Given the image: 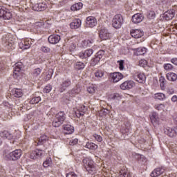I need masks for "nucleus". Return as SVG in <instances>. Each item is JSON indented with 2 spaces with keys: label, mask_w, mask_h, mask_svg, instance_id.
<instances>
[{
  "label": "nucleus",
  "mask_w": 177,
  "mask_h": 177,
  "mask_svg": "<svg viewBox=\"0 0 177 177\" xmlns=\"http://www.w3.org/2000/svg\"><path fill=\"white\" fill-rule=\"evenodd\" d=\"M83 165L87 172L91 175H94V174H96L97 171L96 165L95 164V162L92 160V159H89L88 158H84L83 160Z\"/></svg>",
  "instance_id": "1"
},
{
  "label": "nucleus",
  "mask_w": 177,
  "mask_h": 177,
  "mask_svg": "<svg viewBox=\"0 0 177 177\" xmlns=\"http://www.w3.org/2000/svg\"><path fill=\"white\" fill-rule=\"evenodd\" d=\"M23 154V151L21 149H15L12 152L5 154V158L8 160V161H17L20 160Z\"/></svg>",
  "instance_id": "2"
},
{
  "label": "nucleus",
  "mask_w": 177,
  "mask_h": 177,
  "mask_svg": "<svg viewBox=\"0 0 177 177\" xmlns=\"http://www.w3.org/2000/svg\"><path fill=\"white\" fill-rule=\"evenodd\" d=\"M124 24V17L120 14L115 15L112 19V26L116 30L121 28Z\"/></svg>",
  "instance_id": "3"
},
{
  "label": "nucleus",
  "mask_w": 177,
  "mask_h": 177,
  "mask_svg": "<svg viewBox=\"0 0 177 177\" xmlns=\"http://www.w3.org/2000/svg\"><path fill=\"white\" fill-rule=\"evenodd\" d=\"M2 45L7 50H12L13 49V45L15 42L12 40V37H9L6 35L3 36L1 38Z\"/></svg>",
  "instance_id": "4"
},
{
  "label": "nucleus",
  "mask_w": 177,
  "mask_h": 177,
  "mask_svg": "<svg viewBox=\"0 0 177 177\" xmlns=\"http://www.w3.org/2000/svg\"><path fill=\"white\" fill-rule=\"evenodd\" d=\"M46 8H48V2L45 0H39L37 3L32 6V9L35 12H42L46 10Z\"/></svg>",
  "instance_id": "5"
},
{
  "label": "nucleus",
  "mask_w": 177,
  "mask_h": 177,
  "mask_svg": "<svg viewBox=\"0 0 177 177\" xmlns=\"http://www.w3.org/2000/svg\"><path fill=\"white\" fill-rule=\"evenodd\" d=\"M45 156V151L39 149H37L32 151L30 153V158L32 160H39V158H42Z\"/></svg>",
  "instance_id": "6"
},
{
  "label": "nucleus",
  "mask_w": 177,
  "mask_h": 177,
  "mask_svg": "<svg viewBox=\"0 0 177 177\" xmlns=\"http://www.w3.org/2000/svg\"><path fill=\"white\" fill-rule=\"evenodd\" d=\"M109 77L113 84H117V82H120L124 78V75L120 72H113L110 73Z\"/></svg>",
  "instance_id": "7"
},
{
  "label": "nucleus",
  "mask_w": 177,
  "mask_h": 177,
  "mask_svg": "<svg viewBox=\"0 0 177 177\" xmlns=\"http://www.w3.org/2000/svg\"><path fill=\"white\" fill-rule=\"evenodd\" d=\"M0 17H3L4 20H10L12 17H13V15H12V12L9 11V10L5 8H1L0 9Z\"/></svg>",
  "instance_id": "8"
},
{
  "label": "nucleus",
  "mask_w": 177,
  "mask_h": 177,
  "mask_svg": "<svg viewBox=\"0 0 177 177\" xmlns=\"http://www.w3.org/2000/svg\"><path fill=\"white\" fill-rule=\"evenodd\" d=\"M135 86V82L132 80L125 81L120 86L122 91H127V89H132Z\"/></svg>",
  "instance_id": "9"
},
{
  "label": "nucleus",
  "mask_w": 177,
  "mask_h": 177,
  "mask_svg": "<svg viewBox=\"0 0 177 177\" xmlns=\"http://www.w3.org/2000/svg\"><path fill=\"white\" fill-rule=\"evenodd\" d=\"M134 80L139 84H145L146 82V75L137 72L134 74Z\"/></svg>",
  "instance_id": "10"
},
{
  "label": "nucleus",
  "mask_w": 177,
  "mask_h": 177,
  "mask_svg": "<svg viewBox=\"0 0 177 177\" xmlns=\"http://www.w3.org/2000/svg\"><path fill=\"white\" fill-rule=\"evenodd\" d=\"M86 24L87 27L90 28H93L97 24V20L93 16H90L86 18Z\"/></svg>",
  "instance_id": "11"
},
{
  "label": "nucleus",
  "mask_w": 177,
  "mask_h": 177,
  "mask_svg": "<svg viewBox=\"0 0 177 177\" xmlns=\"http://www.w3.org/2000/svg\"><path fill=\"white\" fill-rule=\"evenodd\" d=\"M130 34L133 38H142L143 35H145V32L141 30L140 29H132L130 31Z\"/></svg>",
  "instance_id": "12"
},
{
  "label": "nucleus",
  "mask_w": 177,
  "mask_h": 177,
  "mask_svg": "<svg viewBox=\"0 0 177 177\" xmlns=\"http://www.w3.org/2000/svg\"><path fill=\"white\" fill-rule=\"evenodd\" d=\"M175 17V11L174 10H168L166 11L162 16L164 20L169 21V20H172Z\"/></svg>",
  "instance_id": "13"
},
{
  "label": "nucleus",
  "mask_w": 177,
  "mask_h": 177,
  "mask_svg": "<svg viewBox=\"0 0 177 177\" xmlns=\"http://www.w3.org/2000/svg\"><path fill=\"white\" fill-rule=\"evenodd\" d=\"M60 35H51L48 38L49 44H51L52 45H56V44H59V42H60Z\"/></svg>",
  "instance_id": "14"
},
{
  "label": "nucleus",
  "mask_w": 177,
  "mask_h": 177,
  "mask_svg": "<svg viewBox=\"0 0 177 177\" xmlns=\"http://www.w3.org/2000/svg\"><path fill=\"white\" fill-rule=\"evenodd\" d=\"M147 53V48L145 47H140L133 49V53L135 56H143V55H146Z\"/></svg>",
  "instance_id": "15"
},
{
  "label": "nucleus",
  "mask_w": 177,
  "mask_h": 177,
  "mask_svg": "<svg viewBox=\"0 0 177 177\" xmlns=\"http://www.w3.org/2000/svg\"><path fill=\"white\" fill-rule=\"evenodd\" d=\"M93 54V50L91 48L86 50L84 53H79V57L80 59H86L88 57H91Z\"/></svg>",
  "instance_id": "16"
},
{
  "label": "nucleus",
  "mask_w": 177,
  "mask_h": 177,
  "mask_svg": "<svg viewBox=\"0 0 177 177\" xmlns=\"http://www.w3.org/2000/svg\"><path fill=\"white\" fill-rule=\"evenodd\" d=\"M150 118L153 127L160 125V118H158V114L157 113L153 112Z\"/></svg>",
  "instance_id": "17"
},
{
  "label": "nucleus",
  "mask_w": 177,
  "mask_h": 177,
  "mask_svg": "<svg viewBox=\"0 0 177 177\" xmlns=\"http://www.w3.org/2000/svg\"><path fill=\"white\" fill-rule=\"evenodd\" d=\"M19 45L20 49L24 50L26 49H30V48H31V41L28 39H26L24 41L20 42Z\"/></svg>",
  "instance_id": "18"
},
{
  "label": "nucleus",
  "mask_w": 177,
  "mask_h": 177,
  "mask_svg": "<svg viewBox=\"0 0 177 177\" xmlns=\"http://www.w3.org/2000/svg\"><path fill=\"white\" fill-rule=\"evenodd\" d=\"M81 24H82L81 19H75L70 24V27L72 30H77L81 27Z\"/></svg>",
  "instance_id": "19"
},
{
  "label": "nucleus",
  "mask_w": 177,
  "mask_h": 177,
  "mask_svg": "<svg viewBox=\"0 0 177 177\" xmlns=\"http://www.w3.org/2000/svg\"><path fill=\"white\" fill-rule=\"evenodd\" d=\"M100 38L103 41H106V39H110V33L108 30L102 29L100 31Z\"/></svg>",
  "instance_id": "20"
},
{
  "label": "nucleus",
  "mask_w": 177,
  "mask_h": 177,
  "mask_svg": "<svg viewBox=\"0 0 177 177\" xmlns=\"http://www.w3.org/2000/svg\"><path fill=\"white\" fill-rule=\"evenodd\" d=\"M143 15L142 14H135L132 16V21L134 23V24H138V23H142L143 21Z\"/></svg>",
  "instance_id": "21"
},
{
  "label": "nucleus",
  "mask_w": 177,
  "mask_h": 177,
  "mask_svg": "<svg viewBox=\"0 0 177 177\" xmlns=\"http://www.w3.org/2000/svg\"><path fill=\"white\" fill-rule=\"evenodd\" d=\"M71 85V81L69 80H64L61 84V86L59 88V92H64Z\"/></svg>",
  "instance_id": "22"
},
{
  "label": "nucleus",
  "mask_w": 177,
  "mask_h": 177,
  "mask_svg": "<svg viewBox=\"0 0 177 177\" xmlns=\"http://www.w3.org/2000/svg\"><path fill=\"white\" fill-rule=\"evenodd\" d=\"M52 75H53V70L50 69L46 72L42 73V76L44 78V81H49L50 78H52Z\"/></svg>",
  "instance_id": "23"
},
{
  "label": "nucleus",
  "mask_w": 177,
  "mask_h": 177,
  "mask_svg": "<svg viewBox=\"0 0 177 177\" xmlns=\"http://www.w3.org/2000/svg\"><path fill=\"white\" fill-rule=\"evenodd\" d=\"M164 169L161 168H156L151 173V176L152 177H158L160 176V175H162L164 174Z\"/></svg>",
  "instance_id": "24"
},
{
  "label": "nucleus",
  "mask_w": 177,
  "mask_h": 177,
  "mask_svg": "<svg viewBox=\"0 0 177 177\" xmlns=\"http://www.w3.org/2000/svg\"><path fill=\"white\" fill-rule=\"evenodd\" d=\"M55 118L57 119L58 121H60L62 124L66 121V113L64 111H59L56 115Z\"/></svg>",
  "instance_id": "25"
},
{
  "label": "nucleus",
  "mask_w": 177,
  "mask_h": 177,
  "mask_svg": "<svg viewBox=\"0 0 177 177\" xmlns=\"http://www.w3.org/2000/svg\"><path fill=\"white\" fill-rule=\"evenodd\" d=\"M82 6H83V4L81 2L75 3L71 7V10H72V12H75L77 10H81V9H82Z\"/></svg>",
  "instance_id": "26"
},
{
  "label": "nucleus",
  "mask_w": 177,
  "mask_h": 177,
  "mask_svg": "<svg viewBox=\"0 0 177 177\" xmlns=\"http://www.w3.org/2000/svg\"><path fill=\"white\" fill-rule=\"evenodd\" d=\"M153 99H155L156 100H165V99H167V97L165 96V94L162 93H158L154 94Z\"/></svg>",
  "instance_id": "27"
},
{
  "label": "nucleus",
  "mask_w": 177,
  "mask_h": 177,
  "mask_svg": "<svg viewBox=\"0 0 177 177\" xmlns=\"http://www.w3.org/2000/svg\"><path fill=\"white\" fill-rule=\"evenodd\" d=\"M166 77L169 81H171L173 82L177 80V75L174 73H169L167 74Z\"/></svg>",
  "instance_id": "28"
},
{
  "label": "nucleus",
  "mask_w": 177,
  "mask_h": 177,
  "mask_svg": "<svg viewBox=\"0 0 177 177\" xmlns=\"http://www.w3.org/2000/svg\"><path fill=\"white\" fill-rule=\"evenodd\" d=\"M64 131H66L68 133H73L74 132V127L70 125V124H64L63 126Z\"/></svg>",
  "instance_id": "29"
},
{
  "label": "nucleus",
  "mask_w": 177,
  "mask_h": 177,
  "mask_svg": "<svg viewBox=\"0 0 177 177\" xmlns=\"http://www.w3.org/2000/svg\"><path fill=\"white\" fill-rule=\"evenodd\" d=\"M49 140V137L45 134H42L39 138V144L38 145H44L46 140Z\"/></svg>",
  "instance_id": "30"
},
{
  "label": "nucleus",
  "mask_w": 177,
  "mask_h": 177,
  "mask_svg": "<svg viewBox=\"0 0 177 177\" xmlns=\"http://www.w3.org/2000/svg\"><path fill=\"white\" fill-rule=\"evenodd\" d=\"M74 68L77 71L82 70L85 68V64H84V62H77L75 64Z\"/></svg>",
  "instance_id": "31"
},
{
  "label": "nucleus",
  "mask_w": 177,
  "mask_h": 177,
  "mask_svg": "<svg viewBox=\"0 0 177 177\" xmlns=\"http://www.w3.org/2000/svg\"><path fill=\"white\" fill-rule=\"evenodd\" d=\"M41 73H42V69H41V68L34 69L32 72L33 78H37V77H39V75H41Z\"/></svg>",
  "instance_id": "32"
},
{
  "label": "nucleus",
  "mask_w": 177,
  "mask_h": 177,
  "mask_svg": "<svg viewBox=\"0 0 177 177\" xmlns=\"http://www.w3.org/2000/svg\"><path fill=\"white\" fill-rule=\"evenodd\" d=\"M50 165H52V158L48 157L46 158V161L43 162V167L44 168H48Z\"/></svg>",
  "instance_id": "33"
},
{
  "label": "nucleus",
  "mask_w": 177,
  "mask_h": 177,
  "mask_svg": "<svg viewBox=\"0 0 177 177\" xmlns=\"http://www.w3.org/2000/svg\"><path fill=\"white\" fill-rule=\"evenodd\" d=\"M122 96L120 95V93H113L109 95V98H111L112 100H121Z\"/></svg>",
  "instance_id": "34"
},
{
  "label": "nucleus",
  "mask_w": 177,
  "mask_h": 177,
  "mask_svg": "<svg viewBox=\"0 0 177 177\" xmlns=\"http://www.w3.org/2000/svg\"><path fill=\"white\" fill-rule=\"evenodd\" d=\"M13 95L15 97H21L23 96V91L20 88H15Z\"/></svg>",
  "instance_id": "35"
},
{
  "label": "nucleus",
  "mask_w": 177,
  "mask_h": 177,
  "mask_svg": "<svg viewBox=\"0 0 177 177\" xmlns=\"http://www.w3.org/2000/svg\"><path fill=\"white\" fill-rule=\"evenodd\" d=\"M86 147L87 149H90L91 150H96L97 149V145L93 142H87L86 145Z\"/></svg>",
  "instance_id": "36"
},
{
  "label": "nucleus",
  "mask_w": 177,
  "mask_h": 177,
  "mask_svg": "<svg viewBox=\"0 0 177 177\" xmlns=\"http://www.w3.org/2000/svg\"><path fill=\"white\" fill-rule=\"evenodd\" d=\"M1 138L3 139H8V140H12L14 136L12 133H1Z\"/></svg>",
  "instance_id": "37"
},
{
  "label": "nucleus",
  "mask_w": 177,
  "mask_h": 177,
  "mask_svg": "<svg viewBox=\"0 0 177 177\" xmlns=\"http://www.w3.org/2000/svg\"><path fill=\"white\" fill-rule=\"evenodd\" d=\"M102 58H100V57H97V55H95V57H93L91 59V66H96L99 62H100Z\"/></svg>",
  "instance_id": "38"
},
{
  "label": "nucleus",
  "mask_w": 177,
  "mask_h": 177,
  "mask_svg": "<svg viewBox=\"0 0 177 177\" xmlns=\"http://www.w3.org/2000/svg\"><path fill=\"white\" fill-rule=\"evenodd\" d=\"M41 102V97H35L30 100V104H37Z\"/></svg>",
  "instance_id": "39"
},
{
  "label": "nucleus",
  "mask_w": 177,
  "mask_h": 177,
  "mask_svg": "<svg viewBox=\"0 0 177 177\" xmlns=\"http://www.w3.org/2000/svg\"><path fill=\"white\" fill-rule=\"evenodd\" d=\"M62 122L59 120H58L57 118H55L54 120L53 121V127H54L55 128H59V127H60V125H62Z\"/></svg>",
  "instance_id": "40"
},
{
  "label": "nucleus",
  "mask_w": 177,
  "mask_h": 177,
  "mask_svg": "<svg viewBox=\"0 0 177 177\" xmlns=\"http://www.w3.org/2000/svg\"><path fill=\"white\" fill-rule=\"evenodd\" d=\"M159 82L160 84V88L162 91L165 89V78L161 76L159 79Z\"/></svg>",
  "instance_id": "41"
},
{
  "label": "nucleus",
  "mask_w": 177,
  "mask_h": 177,
  "mask_svg": "<svg viewBox=\"0 0 177 177\" xmlns=\"http://www.w3.org/2000/svg\"><path fill=\"white\" fill-rule=\"evenodd\" d=\"M94 75L96 78H102L104 75V72L102 70H97L95 72Z\"/></svg>",
  "instance_id": "42"
},
{
  "label": "nucleus",
  "mask_w": 177,
  "mask_h": 177,
  "mask_svg": "<svg viewBox=\"0 0 177 177\" xmlns=\"http://www.w3.org/2000/svg\"><path fill=\"white\" fill-rule=\"evenodd\" d=\"M156 110L158 111H164V109H165V105L164 104H156L154 106Z\"/></svg>",
  "instance_id": "43"
},
{
  "label": "nucleus",
  "mask_w": 177,
  "mask_h": 177,
  "mask_svg": "<svg viewBox=\"0 0 177 177\" xmlns=\"http://www.w3.org/2000/svg\"><path fill=\"white\" fill-rule=\"evenodd\" d=\"M24 67L22 62H17L15 64V66L14 70H18L19 71H21V69Z\"/></svg>",
  "instance_id": "44"
},
{
  "label": "nucleus",
  "mask_w": 177,
  "mask_h": 177,
  "mask_svg": "<svg viewBox=\"0 0 177 177\" xmlns=\"http://www.w3.org/2000/svg\"><path fill=\"white\" fill-rule=\"evenodd\" d=\"M12 75H13L14 78H19V77H20V75H21V71H19L17 69H14Z\"/></svg>",
  "instance_id": "45"
},
{
  "label": "nucleus",
  "mask_w": 177,
  "mask_h": 177,
  "mask_svg": "<svg viewBox=\"0 0 177 177\" xmlns=\"http://www.w3.org/2000/svg\"><path fill=\"white\" fill-rule=\"evenodd\" d=\"M138 66L140 67H146L147 66V61L146 59H140L138 62Z\"/></svg>",
  "instance_id": "46"
},
{
  "label": "nucleus",
  "mask_w": 177,
  "mask_h": 177,
  "mask_svg": "<svg viewBox=\"0 0 177 177\" xmlns=\"http://www.w3.org/2000/svg\"><path fill=\"white\" fill-rule=\"evenodd\" d=\"M164 68L167 71H171V70H174V66H172L171 64H165L164 65Z\"/></svg>",
  "instance_id": "47"
},
{
  "label": "nucleus",
  "mask_w": 177,
  "mask_h": 177,
  "mask_svg": "<svg viewBox=\"0 0 177 177\" xmlns=\"http://www.w3.org/2000/svg\"><path fill=\"white\" fill-rule=\"evenodd\" d=\"M120 176V177H131V174H129V172H128V171H121Z\"/></svg>",
  "instance_id": "48"
},
{
  "label": "nucleus",
  "mask_w": 177,
  "mask_h": 177,
  "mask_svg": "<svg viewBox=\"0 0 177 177\" xmlns=\"http://www.w3.org/2000/svg\"><path fill=\"white\" fill-rule=\"evenodd\" d=\"M84 44H86V46H91V45H93V43L95 42L93 39L84 40Z\"/></svg>",
  "instance_id": "49"
},
{
  "label": "nucleus",
  "mask_w": 177,
  "mask_h": 177,
  "mask_svg": "<svg viewBox=\"0 0 177 177\" xmlns=\"http://www.w3.org/2000/svg\"><path fill=\"white\" fill-rule=\"evenodd\" d=\"M93 138H95L97 142H102V140H103V138H102V136L97 133H94Z\"/></svg>",
  "instance_id": "50"
},
{
  "label": "nucleus",
  "mask_w": 177,
  "mask_h": 177,
  "mask_svg": "<svg viewBox=\"0 0 177 177\" xmlns=\"http://www.w3.org/2000/svg\"><path fill=\"white\" fill-rule=\"evenodd\" d=\"M41 52H44V53H49L50 52V48H49L48 46H41Z\"/></svg>",
  "instance_id": "51"
},
{
  "label": "nucleus",
  "mask_w": 177,
  "mask_h": 177,
  "mask_svg": "<svg viewBox=\"0 0 177 177\" xmlns=\"http://www.w3.org/2000/svg\"><path fill=\"white\" fill-rule=\"evenodd\" d=\"M50 91H52V86H50V85L46 86L44 88V90H43V91H44V93H49V92H50Z\"/></svg>",
  "instance_id": "52"
},
{
  "label": "nucleus",
  "mask_w": 177,
  "mask_h": 177,
  "mask_svg": "<svg viewBox=\"0 0 177 177\" xmlns=\"http://www.w3.org/2000/svg\"><path fill=\"white\" fill-rule=\"evenodd\" d=\"M104 55V50H100L98 51L97 53L95 55V56H97V57H100V59H102V57H103Z\"/></svg>",
  "instance_id": "53"
},
{
  "label": "nucleus",
  "mask_w": 177,
  "mask_h": 177,
  "mask_svg": "<svg viewBox=\"0 0 177 177\" xmlns=\"http://www.w3.org/2000/svg\"><path fill=\"white\" fill-rule=\"evenodd\" d=\"M118 63H119V69L122 71L124 70V60L118 61Z\"/></svg>",
  "instance_id": "54"
},
{
  "label": "nucleus",
  "mask_w": 177,
  "mask_h": 177,
  "mask_svg": "<svg viewBox=\"0 0 177 177\" xmlns=\"http://www.w3.org/2000/svg\"><path fill=\"white\" fill-rule=\"evenodd\" d=\"M77 143H78V139H77V138L71 140L69 142L70 146H74V145H77Z\"/></svg>",
  "instance_id": "55"
},
{
  "label": "nucleus",
  "mask_w": 177,
  "mask_h": 177,
  "mask_svg": "<svg viewBox=\"0 0 177 177\" xmlns=\"http://www.w3.org/2000/svg\"><path fill=\"white\" fill-rule=\"evenodd\" d=\"M95 87L94 86H89L87 88V92H88V93H91L93 94L95 93Z\"/></svg>",
  "instance_id": "56"
},
{
  "label": "nucleus",
  "mask_w": 177,
  "mask_h": 177,
  "mask_svg": "<svg viewBox=\"0 0 177 177\" xmlns=\"http://www.w3.org/2000/svg\"><path fill=\"white\" fill-rule=\"evenodd\" d=\"M66 177H78V176L74 171H70L66 174Z\"/></svg>",
  "instance_id": "57"
},
{
  "label": "nucleus",
  "mask_w": 177,
  "mask_h": 177,
  "mask_svg": "<svg viewBox=\"0 0 177 177\" xmlns=\"http://www.w3.org/2000/svg\"><path fill=\"white\" fill-rule=\"evenodd\" d=\"M171 62L173 63V64H175V66H177V58H172Z\"/></svg>",
  "instance_id": "58"
},
{
  "label": "nucleus",
  "mask_w": 177,
  "mask_h": 177,
  "mask_svg": "<svg viewBox=\"0 0 177 177\" xmlns=\"http://www.w3.org/2000/svg\"><path fill=\"white\" fill-rule=\"evenodd\" d=\"M171 100L173 102H177V96L176 95H174L172 97H171Z\"/></svg>",
  "instance_id": "59"
},
{
  "label": "nucleus",
  "mask_w": 177,
  "mask_h": 177,
  "mask_svg": "<svg viewBox=\"0 0 177 177\" xmlns=\"http://www.w3.org/2000/svg\"><path fill=\"white\" fill-rule=\"evenodd\" d=\"M151 15V17H156V13H154V12H153V11H151L150 12H149V16Z\"/></svg>",
  "instance_id": "60"
},
{
  "label": "nucleus",
  "mask_w": 177,
  "mask_h": 177,
  "mask_svg": "<svg viewBox=\"0 0 177 177\" xmlns=\"http://www.w3.org/2000/svg\"><path fill=\"white\" fill-rule=\"evenodd\" d=\"M2 139L3 138L1 137V133H0V145H2Z\"/></svg>",
  "instance_id": "61"
},
{
  "label": "nucleus",
  "mask_w": 177,
  "mask_h": 177,
  "mask_svg": "<svg viewBox=\"0 0 177 177\" xmlns=\"http://www.w3.org/2000/svg\"><path fill=\"white\" fill-rule=\"evenodd\" d=\"M169 136H170L171 138H174V134L169 135Z\"/></svg>",
  "instance_id": "62"
},
{
  "label": "nucleus",
  "mask_w": 177,
  "mask_h": 177,
  "mask_svg": "<svg viewBox=\"0 0 177 177\" xmlns=\"http://www.w3.org/2000/svg\"><path fill=\"white\" fill-rule=\"evenodd\" d=\"M80 115H84V114L83 113H80Z\"/></svg>",
  "instance_id": "63"
},
{
  "label": "nucleus",
  "mask_w": 177,
  "mask_h": 177,
  "mask_svg": "<svg viewBox=\"0 0 177 177\" xmlns=\"http://www.w3.org/2000/svg\"><path fill=\"white\" fill-rule=\"evenodd\" d=\"M57 1H59V2H60V0H57Z\"/></svg>",
  "instance_id": "64"
}]
</instances>
